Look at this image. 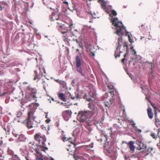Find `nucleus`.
I'll return each instance as SVG.
<instances>
[{
	"instance_id": "f257e3e1",
	"label": "nucleus",
	"mask_w": 160,
	"mask_h": 160,
	"mask_svg": "<svg viewBox=\"0 0 160 160\" xmlns=\"http://www.w3.org/2000/svg\"><path fill=\"white\" fill-rule=\"evenodd\" d=\"M86 96V95L85 94L84 98H86L88 101L90 102L88 104V107L92 111H81L78 114V118L81 122H86L88 124L89 117L93 116L97 112V109L94 104L95 101L91 98H87Z\"/></svg>"
},
{
	"instance_id": "f03ea898",
	"label": "nucleus",
	"mask_w": 160,
	"mask_h": 160,
	"mask_svg": "<svg viewBox=\"0 0 160 160\" xmlns=\"http://www.w3.org/2000/svg\"><path fill=\"white\" fill-rule=\"evenodd\" d=\"M117 47L116 50L115 51L114 56L115 58H117L118 57H119L121 54H122L123 55L124 58L122 59L121 60H125V58L126 56L127 53L124 52L123 53L121 51H120V48L121 46H123L124 48V51H127L128 50V46L126 42H123L122 38L119 37L118 39V42L117 44Z\"/></svg>"
},
{
	"instance_id": "7ed1b4c3",
	"label": "nucleus",
	"mask_w": 160,
	"mask_h": 160,
	"mask_svg": "<svg viewBox=\"0 0 160 160\" xmlns=\"http://www.w3.org/2000/svg\"><path fill=\"white\" fill-rule=\"evenodd\" d=\"M112 24L116 28V33L119 36H122L123 35V33L122 31L123 28L125 30L126 28L123 26L122 22L118 20L117 18H112L110 19Z\"/></svg>"
},
{
	"instance_id": "20e7f679",
	"label": "nucleus",
	"mask_w": 160,
	"mask_h": 160,
	"mask_svg": "<svg viewBox=\"0 0 160 160\" xmlns=\"http://www.w3.org/2000/svg\"><path fill=\"white\" fill-rule=\"evenodd\" d=\"M28 107L30 110L28 111V118L27 119V126L28 128H31L33 127L32 121L35 120L36 118L34 116V111L35 109L34 108V105L33 103L30 104Z\"/></svg>"
},
{
	"instance_id": "39448f33",
	"label": "nucleus",
	"mask_w": 160,
	"mask_h": 160,
	"mask_svg": "<svg viewBox=\"0 0 160 160\" xmlns=\"http://www.w3.org/2000/svg\"><path fill=\"white\" fill-rule=\"evenodd\" d=\"M35 138L36 140L38 142L39 146L41 147H43V148H41V150L45 152L46 150H48V148L45 147L46 146L45 142L46 140L45 137L42 136L39 133H38L35 136Z\"/></svg>"
},
{
	"instance_id": "423d86ee",
	"label": "nucleus",
	"mask_w": 160,
	"mask_h": 160,
	"mask_svg": "<svg viewBox=\"0 0 160 160\" xmlns=\"http://www.w3.org/2000/svg\"><path fill=\"white\" fill-rule=\"evenodd\" d=\"M37 63H38V65L37 66V69L34 71L35 76L34 78V80H36L37 79L41 78V76L43 75V71H44V72L45 73L44 69L43 68H41L40 67V65H39L38 63H41V65H42L43 63V61H37Z\"/></svg>"
},
{
	"instance_id": "0eeeda50",
	"label": "nucleus",
	"mask_w": 160,
	"mask_h": 160,
	"mask_svg": "<svg viewBox=\"0 0 160 160\" xmlns=\"http://www.w3.org/2000/svg\"><path fill=\"white\" fill-rule=\"evenodd\" d=\"M62 34L63 41L68 43H69L70 40L71 38L76 37L70 31L66 30V31H62Z\"/></svg>"
},
{
	"instance_id": "6e6552de",
	"label": "nucleus",
	"mask_w": 160,
	"mask_h": 160,
	"mask_svg": "<svg viewBox=\"0 0 160 160\" xmlns=\"http://www.w3.org/2000/svg\"><path fill=\"white\" fill-rule=\"evenodd\" d=\"M75 62L78 71L82 76L85 77V74L82 72V68L80 67L81 65V61H76Z\"/></svg>"
},
{
	"instance_id": "1a4fd4ad",
	"label": "nucleus",
	"mask_w": 160,
	"mask_h": 160,
	"mask_svg": "<svg viewBox=\"0 0 160 160\" xmlns=\"http://www.w3.org/2000/svg\"><path fill=\"white\" fill-rule=\"evenodd\" d=\"M72 112L70 110H68L63 112L62 116L65 120L68 121L71 117Z\"/></svg>"
},
{
	"instance_id": "9d476101",
	"label": "nucleus",
	"mask_w": 160,
	"mask_h": 160,
	"mask_svg": "<svg viewBox=\"0 0 160 160\" xmlns=\"http://www.w3.org/2000/svg\"><path fill=\"white\" fill-rule=\"evenodd\" d=\"M60 17V14H56L54 13H52L51 15L50 16V19L51 22L56 21Z\"/></svg>"
},
{
	"instance_id": "9b49d317",
	"label": "nucleus",
	"mask_w": 160,
	"mask_h": 160,
	"mask_svg": "<svg viewBox=\"0 0 160 160\" xmlns=\"http://www.w3.org/2000/svg\"><path fill=\"white\" fill-rule=\"evenodd\" d=\"M76 53L77 55L76 56V60H81L83 59V57H84V54L82 52H79L78 49H77Z\"/></svg>"
},
{
	"instance_id": "f8f14e48",
	"label": "nucleus",
	"mask_w": 160,
	"mask_h": 160,
	"mask_svg": "<svg viewBox=\"0 0 160 160\" xmlns=\"http://www.w3.org/2000/svg\"><path fill=\"white\" fill-rule=\"evenodd\" d=\"M107 94L106 93L103 96V100L104 101V103L105 105L107 107H110V105L112 104L113 100V99H110L108 100H105V98H106L107 96Z\"/></svg>"
},
{
	"instance_id": "ddd939ff",
	"label": "nucleus",
	"mask_w": 160,
	"mask_h": 160,
	"mask_svg": "<svg viewBox=\"0 0 160 160\" xmlns=\"http://www.w3.org/2000/svg\"><path fill=\"white\" fill-rule=\"evenodd\" d=\"M134 142L132 141H129L128 144V146L129 147L132 152L134 151L135 147L134 145Z\"/></svg>"
},
{
	"instance_id": "4468645a",
	"label": "nucleus",
	"mask_w": 160,
	"mask_h": 160,
	"mask_svg": "<svg viewBox=\"0 0 160 160\" xmlns=\"http://www.w3.org/2000/svg\"><path fill=\"white\" fill-rule=\"evenodd\" d=\"M26 140V138L25 136L22 134H21L19 135L17 140V142H24Z\"/></svg>"
},
{
	"instance_id": "2eb2a0df",
	"label": "nucleus",
	"mask_w": 160,
	"mask_h": 160,
	"mask_svg": "<svg viewBox=\"0 0 160 160\" xmlns=\"http://www.w3.org/2000/svg\"><path fill=\"white\" fill-rule=\"evenodd\" d=\"M147 112L149 118L150 119H152L153 118V114L151 108H148L147 109Z\"/></svg>"
},
{
	"instance_id": "dca6fc26",
	"label": "nucleus",
	"mask_w": 160,
	"mask_h": 160,
	"mask_svg": "<svg viewBox=\"0 0 160 160\" xmlns=\"http://www.w3.org/2000/svg\"><path fill=\"white\" fill-rule=\"evenodd\" d=\"M139 147L138 148V150H141L142 149H146L147 146L146 145L142 142H140V144L138 145Z\"/></svg>"
},
{
	"instance_id": "f3484780",
	"label": "nucleus",
	"mask_w": 160,
	"mask_h": 160,
	"mask_svg": "<svg viewBox=\"0 0 160 160\" xmlns=\"http://www.w3.org/2000/svg\"><path fill=\"white\" fill-rule=\"evenodd\" d=\"M132 53L134 54V59L135 60H141V58L140 56H137L136 55V52L134 50H132Z\"/></svg>"
},
{
	"instance_id": "a211bd4d",
	"label": "nucleus",
	"mask_w": 160,
	"mask_h": 160,
	"mask_svg": "<svg viewBox=\"0 0 160 160\" xmlns=\"http://www.w3.org/2000/svg\"><path fill=\"white\" fill-rule=\"evenodd\" d=\"M155 119L156 125L158 128L160 127V120L157 117V112H155Z\"/></svg>"
},
{
	"instance_id": "6ab92c4d",
	"label": "nucleus",
	"mask_w": 160,
	"mask_h": 160,
	"mask_svg": "<svg viewBox=\"0 0 160 160\" xmlns=\"http://www.w3.org/2000/svg\"><path fill=\"white\" fill-rule=\"evenodd\" d=\"M56 22L59 26L60 28L62 27V25H63V21L62 19L60 18V17H59V18L56 21Z\"/></svg>"
},
{
	"instance_id": "aec40b11",
	"label": "nucleus",
	"mask_w": 160,
	"mask_h": 160,
	"mask_svg": "<svg viewBox=\"0 0 160 160\" xmlns=\"http://www.w3.org/2000/svg\"><path fill=\"white\" fill-rule=\"evenodd\" d=\"M59 98L63 101H65L66 100L64 94L63 93H59L58 94Z\"/></svg>"
},
{
	"instance_id": "412c9836",
	"label": "nucleus",
	"mask_w": 160,
	"mask_h": 160,
	"mask_svg": "<svg viewBox=\"0 0 160 160\" xmlns=\"http://www.w3.org/2000/svg\"><path fill=\"white\" fill-rule=\"evenodd\" d=\"M59 83L60 84L61 86L63 88H64L66 86V82L60 80L59 81Z\"/></svg>"
},
{
	"instance_id": "4be33fe9",
	"label": "nucleus",
	"mask_w": 160,
	"mask_h": 160,
	"mask_svg": "<svg viewBox=\"0 0 160 160\" xmlns=\"http://www.w3.org/2000/svg\"><path fill=\"white\" fill-rule=\"evenodd\" d=\"M34 47V45L33 44H29L28 46H27V49L31 50H32Z\"/></svg>"
},
{
	"instance_id": "5701e85b",
	"label": "nucleus",
	"mask_w": 160,
	"mask_h": 160,
	"mask_svg": "<svg viewBox=\"0 0 160 160\" xmlns=\"http://www.w3.org/2000/svg\"><path fill=\"white\" fill-rule=\"evenodd\" d=\"M112 15H114V16H116L117 15V12L114 10H112V13L111 14H110L109 15V16L110 17H112Z\"/></svg>"
},
{
	"instance_id": "b1692460",
	"label": "nucleus",
	"mask_w": 160,
	"mask_h": 160,
	"mask_svg": "<svg viewBox=\"0 0 160 160\" xmlns=\"http://www.w3.org/2000/svg\"><path fill=\"white\" fill-rule=\"evenodd\" d=\"M27 89L29 91H30V93H33L34 92H33V91L34 90L32 88L31 86H29L27 88Z\"/></svg>"
},
{
	"instance_id": "393cba45",
	"label": "nucleus",
	"mask_w": 160,
	"mask_h": 160,
	"mask_svg": "<svg viewBox=\"0 0 160 160\" xmlns=\"http://www.w3.org/2000/svg\"><path fill=\"white\" fill-rule=\"evenodd\" d=\"M71 98L72 99H75V98H76L77 99L79 98V96L78 95H76V97L73 96L72 95H70Z\"/></svg>"
},
{
	"instance_id": "a878e982",
	"label": "nucleus",
	"mask_w": 160,
	"mask_h": 160,
	"mask_svg": "<svg viewBox=\"0 0 160 160\" xmlns=\"http://www.w3.org/2000/svg\"><path fill=\"white\" fill-rule=\"evenodd\" d=\"M22 112L21 111H19L17 113V117H20L22 115Z\"/></svg>"
},
{
	"instance_id": "bb28decb",
	"label": "nucleus",
	"mask_w": 160,
	"mask_h": 160,
	"mask_svg": "<svg viewBox=\"0 0 160 160\" xmlns=\"http://www.w3.org/2000/svg\"><path fill=\"white\" fill-rule=\"evenodd\" d=\"M151 136L153 138L156 139L157 138V135H155V134L153 133H151Z\"/></svg>"
},
{
	"instance_id": "cd10ccee",
	"label": "nucleus",
	"mask_w": 160,
	"mask_h": 160,
	"mask_svg": "<svg viewBox=\"0 0 160 160\" xmlns=\"http://www.w3.org/2000/svg\"><path fill=\"white\" fill-rule=\"evenodd\" d=\"M153 149L152 147H148L147 149V151L150 152Z\"/></svg>"
},
{
	"instance_id": "c85d7f7f",
	"label": "nucleus",
	"mask_w": 160,
	"mask_h": 160,
	"mask_svg": "<svg viewBox=\"0 0 160 160\" xmlns=\"http://www.w3.org/2000/svg\"><path fill=\"white\" fill-rule=\"evenodd\" d=\"M109 93L112 96V98L114 96V93L113 91L110 90L109 92Z\"/></svg>"
},
{
	"instance_id": "c756f323",
	"label": "nucleus",
	"mask_w": 160,
	"mask_h": 160,
	"mask_svg": "<svg viewBox=\"0 0 160 160\" xmlns=\"http://www.w3.org/2000/svg\"><path fill=\"white\" fill-rule=\"evenodd\" d=\"M4 129L5 130V131L6 132V133L7 134H9L10 133V131L8 129V130L7 129L5 128H4Z\"/></svg>"
},
{
	"instance_id": "7c9ffc66",
	"label": "nucleus",
	"mask_w": 160,
	"mask_h": 160,
	"mask_svg": "<svg viewBox=\"0 0 160 160\" xmlns=\"http://www.w3.org/2000/svg\"><path fill=\"white\" fill-rule=\"evenodd\" d=\"M151 105L152 106V107L154 108V109L155 111V113L156 112V111L157 110V108H156V107H155L154 104L151 103Z\"/></svg>"
},
{
	"instance_id": "2f4dec72",
	"label": "nucleus",
	"mask_w": 160,
	"mask_h": 160,
	"mask_svg": "<svg viewBox=\"0 0 160 160\" xmlns=\"http://www.w3.org/2000/svg\"><path fill=\"white\" fill-rule=\"evenodd\" d=\"M90 56L92 58H93L95 56V53L92 52H91L89 53Z\"/></svg>"
},
{
	"instance_id": "473e14b6",
	"label": "nucleus",
	"mask_w": 160,
	"mask_h": 160,
	"mask_svg": "<svg viewBox=\"0 0 160 160\" xmlns=\"http://www.w3.org/2000/svg\"><path fill=\"white\" fill-rule=\"evenodd\" d=\"M69 49L67 48H66V51L65 52L66 54H67V55H68L69 54Z\"/></svg>"
},
{
	"instance_id": "72a5a7b5",
	"label": "nucleus",
	"mask_w": 160,
	"mask_h": 160,
	"mask_svg": "<svg viewBox=\"0 0 160 160\" xmlns=\"http://www.w3.org/2000/svg\"><path fill=\"white\" fill-rule=\"evenodd\" d=\"M78 44V46L80 48H83V47L82 45V43L81 42H80Z\"/></svg>"
},
{
	"instance_id": "f704fd0d",
	"label": "nucleus",
	"mask_w": 160,
	"mask_h": 160,
	"mask_svg": "<svg viewBox=\"0 0 160 160\" xmlns=\"http://www.w3.org/2000/svg\"><path fill=\"white\" fill-rule=\"evenodd\" d=\"M128 38L129 42L131 43H132V42H133L132 41V40L131 39L130 37V36L129 35H128Z\"/></svg>"
},
{
	"instance_id": "c9c22d12",
	"label": "nucleus",
	"mask_w": 160,
	"mask_h": 160,
	"mask_svg": "<svg viewBox=\"0 0 160 160\" xmlns=\"http://www.w3.org/2000/svg\"><path fill=\"white\" fill-rule=\"evenodd\" d=\"M25 158L26 160H31L28 155L26 156H25Z\"/></svg>"
},
{
	"instance_id": "e433bc0d",
	"label": "nucleus",
	"mask_w": 160,
	"mask_h": 160,
	"mask_svg": "<svg viewBox=\"0 0 160 160\" xmlns=\"http://www.w3.org/2000/svg\"><path fill=\"white\" fill-rule=\"evenodd\" d=\"M101 6H102V8L103 9H105L106 8L105 6L104 3H102Z\"/></svg>"
},
{
	"instance_id": "4c0bfd02",
	"label": "nucleus",
	"mask_w": 160,
	"mask_h": 160,
	"mask_svg": "<svg viewBox=\"0 0 160 160\" xmlns=\"http://www.w3.org/2000/svg\"><path fill=\"white\" fill-rule=\"evenodd\" d=\"M36 160H44L42 158H40L38 157L36 158Z\"/></svg>"
},
{
	"instance_id": "58836bf2",
	"label": "nucleus",
	"mask_w": 160,
	"mask_h": 160,
	"mask_svg": "<svg viewBox=\"0 0 160 160\" xmlns=\"http://www.w3.org/2000/svg\"><path fill=\"white\" fill-rule=\"evenodd\" d=\"M72 40L73 41H75L78 44L80 42H78V40L77 39H72Z\"/></svg>"
},
{
	"instance_id": "ea45409f",
	"label": "nucleus",
	"mask_w": 160,
	"mask_h": 160,
	"mask_svg": "<svg viewBox=\"0 0 160 160\" xmlns=\"http://www.w3.org/2000/svg\"><path fill=\"white\" fill-rule=\"evenodd\" d=\"M12 133H13V136H14L15 137H17V136H18V134L15 133L14 132H13Z\"/></svg>"
},
{
	"instance_id": "a19ab883",
	"label": "nucleus",
	"mask_w": 160,
	"mask_h": 160,
	"mask_svg": "<svg viewBox=\"0 0 160 160\" xmlns=\"http://www.w3.org/2000/svg\"><path fill=\"white\" fill-rule=\"evenodd\" d=\"M66 0H62L63 1V2L67 5H68V3L66 1Z\"/></svg>"
},
{
	"instance_id": "79ce46f5",
	"label": "nucleus",
	"mask_w": 160,
	"mask_h": 160,
	"mask_svg": "<svg viewBox=\"0 0 160 160\" xmlns=\"http://www.w3.org/2000/svg\"><path fill=\"white\" fill-rule=\"evenodd\" d=\"M50 119H49V118H48L46 120V122L47 123H49L50 121Z\"/></svg>"
},
{
	"instance_id": "37998d69",
	"label": "nucleus",
	"mask_w": 160,
	"mask_h": 160,
	"mask_svg": "<svg viewBox=\"0 0 160 160\" xmlns=\"http://www.w3.org/2000/svg\"><path fill=\"white\" fill-rule=\"evenodd\" d=\"M132 122H133V123L132 124V126H133V127H136V126H135V123L133 121H132Z\"/></svg>"
},
{
	"instance_id": "c03bdc74",
	"label": "nucleus",
	"mask_w": 160,
	"mask_h": 160,
	"mask_svg": "<svg viewBox=\"0 0 160 160\" xmlns=\"http://www.w3.org/2000/svg\"><path fill=\"white\" fill-rule=\"evenodd\" d=\"M135 128H136L137 129V130L139 132H141V130L140 129H138L137 128V127L136 126L135 127Z\"/></svg>"
},
{
	"instance_id": "a18cd8bd",
	"label": "nucleus",
	"mask_w": 160,
	"mask_h": 160,
	"mask_svg": "<svg viewBox=\"0 0 160 160\" xmlns=\"http://www.w3.org/2000/svg\"><path fill=\"white\" fill-rule=\"evenodd\" d=\"M66 137H63L62 138V139L63 142H65V140L66 141Z\"/></svg>"
},
{
	"instance_id": "49530a36",
	"label": "nucleus",
	"mask_w": 160,
	"mask_h": 160,
	"mask_svg": "<svg viewBox=\"0 0 160 160\" xmlns=\"http://www.w3.org/2000/svg\"><path fill=\"white\" fill-rule=\"evenodd\" d=\"M36 151L37 153H39V149H36Z\"/></svg>"
},
{
	"instance_id": "de8ad7c7",
	"label": "nucleus",
	"mask_w": 160,
	"mask_h": 160,
	"mask_svg": "<svg viewBox=\"0 0 160 160\" xmlns=\"http://www.w3.org/2000/svg\"><path fill=\"white\" fill-rule=\"evenodd\" d=\"M89 157H88L87 158H84L83 160H88L89 159Z\"/></svg>"
},
{
	"instance_id": "09e8293b",
	"label": "nucleus",
	"mask_w": 160,
	"mask_h": 160,
	"mask_svg": "<svg viewBox=\"0 0 160 160\" xmlns=\"http://www.w3.org/2000/svg\"><path fill=\"white\" fill-rule=\"evenodd\" d=\"M6 92H4L3 93H2V94L1 95V96H4L6 94Z\"/></svg>"
},
{
	"instance_id": "8fccbe9b",
	"label": "nucleus",
	"mask_w": 160,
	"mask_h": 160,
	"mask_svg": "<svg viewBox=\"0 0 160 160\" xmlns=\"http://www.w3.org/2000/svg\"><path fill=\"white\" fill-rule=\"evenodd\" d=\"M73 24H70L69 25V27H69V28H71V27H72L73 26Z\"/></svg>"
},
{
	"instance_id": "3c124183",
	"label": "nucleus",
	"mask_w": 160,
	"mask_h": 160,
	"mask_svg": "<svg viewBox=\"0 0 160 160\" xmlns=\"http://www.w3.org/2000/svg\"><path fill=\"white\" fill-rule=\"evenodd\" d=\"M61 104H63V106H67V105H66V104L65 103H63V102H62Z\"/></svg>"
},
{
	"instance_id": "603ef678",
	"label": "nucleus",
	"mask_w": 160,
	"mask_h": 160,
	"mask_svg": "<svg viewBox=\"0 0 160 160\" xmlns=\"http://www.w3.org/2000/svg\"><path fill=\"white\" fill-rule=\"evenodd\" d=\"M55 80V81H56L57 82H58V83H59V81H60V80H58V79Z\"/></svg>"
},
{
	"instance_id": "864d4df0",
	"label": "nucleus",
	"mask_w": 160,
	"mask_h": 160,
	"mask_svg": "<svg viewBox=\"0 0 160 160\" xmlns=\"http://www.w3.org/2000/svg\"><path fill=\"white\" fill-rule=\"evenodd\" d=\"M74 158L76 160H78V158L76 157L75 156H74Z\"/></svg>"
},
{
	"instance_id": "5fc2aeb1",
	"label": "nucleus",
	"mask_w": 160,
	"mask_h": 160,
	"mask_svg": "<svg viewBox=\"0 0 160 160\" xmlns=\"http://www.w3.org/2000/svg\"><path fill=\"white\" fill-rule=\"evenodd\" d=\"M29 22L31 24H32V21H29Z\"/></svg>"
},
{
	"instance_id": "6e6d98bb",
	"label": "nucleus",
	"mask_w": 160,
	"mask_h": 160,
	"mask_svg": "<svg viewBox=\"0 0 160 160\" xmlns=\"http://www.w3.org/2000/svg\"><path fill=\"white\" fill-rule=\"evenodd\" d=\"M146 99L149 101V99L147 97H146Z\"/></svg>"
},
{
	"instance_id": "4d7b16f0",
	"label": "nucleus",
	"mask_w": 160,
	"mask_h": 160,
	"mask_svg": "<svg viewBox=\"0 0 160 160\" xmlns=\"http://www.w3.org/2000/svg\"><path fill=\"white\" fill-rule=\"evenodd\" d=\"M48 114L47 113L46 115V118H48Z\"/></svg>"
},
{
	"instance_id": "13d9d810",
	"label": "nucleus",
	"mask_w": 160,
	"mask_h": 160,
	"mask_svg": "<svg viewBox=\"0 0 160 160\" xmlns=\"http://www.w3.org/2000/svg\"><path fill=\"white\" fill-rule=\"evenodd\" d=\"M87 49V51H90V49H89V48H88Z\"/></svg>"
},
{
	"instance_id": "bf43d9fd",
	"label": "nucleus",
	"mask_w": 160,
	"mask_h": 160,
	"mask_svg": "<svg viewBox=\"0 0 160 160\" xmlns=\"http://www.w3.org/2000/svg\"><path fill=\"white\" fill-rule=\"evenodd\" d=\"M142 4V2H141L139 3V6H140L141 4Z\"/></svg>"
},
{
	"instance_id": "052dcab7",
	"label": "nucleus",
	"mask_w": 160,
	"mask_h": 160,
	"mask_svg": "<svg viewBox=\"0 0 160 160\" xmlns=\"http://www.w3.org/2000/svg\"><path fill=\"white\" fill-rule=\"evenodd\" d=\"M122 61L123 63H124V60Z\"/></svg>"
},
{
	"instance_id": "680f3d73",
	"label": "nucleus",
	"mask_w": 160,
	"mask_h": 160,
	"mask_svg": "<svg viewBox=\"0 0 160 160\" xmlns=\"http://www.w3.org/2000/svg\"><path fill=\"white\" fill-rule=\"evenodd\" d=\"M50 160H54L53 158H51Z\"/></svg>"
},
{
	"instance_id": "e2e57ef3",
	"label": "nucleus",
	"mask_w": 160,
	"mask_h": 160,
	"mask_svg": "<svg viewBox=\"0 0 160 160\" xmlns=\"http://www.w3.org/2000/svg\"><path fill=\"white\" fill-rule=\"evenodd\" d=\"M158 132L160 131V129H158Z\"/></svg>"
},
{
	"instance_id": "0e129e2a",
	"label": "nucleus",
	"mask_w": 160,
	"mask_h": 160,
	"mask_svg": "<svg viewBox=\"0 0 160 160\" xmlns=\"http://www.w3.org/2000/svg\"><path fill=\"white\" fill-rule=\"evenodd\" d=\"M141 88L142 90H143V88H142V86H141Z\"/></svg>"
},
{
	"instance_id": "69168bd1",
	"label": "nucleus",
	"mask_w": 160,
	"mask_h": 160,
	"mask_svg": "<svg viewBox=\"0 0 160 160\" xmlns=\"http://www.w3.org/2000/svg\"><path fill=\"white\" fill-rule=\"evenodd\" d=\"M33 96V97L34 98H36L35 96V95H32Z\"/></svg>"
},
{
	"instance_id": "338daca9",
	"label": "nucleus",
	"mask_w": 160,
	"mask_h": 160,
	"mask_svg": "<svg viewBox=\"0 0 160 160\" xmlns=\"http://www.w3.org/2000/svg\"><path fill=\"white\" fill-rule=\"evenodd\" d=\"M133 48V47H132L131 48V49H132Z\"/></svg>"
},
{
	"instance_id": "774afa93",
	"label": "nucleus",
	"mask_w": 160,
	"mask_h": 160,
	"mask_svg": "<svg viewBox=\"0 0 160 160\" xmlns=\"http://www.w3.org/2000/svg\"><path fill=\"white\" fill-rule=\"evenodd\" d=\"M148 154H149V153H147V154H146V155H147Z\"/></svg>"
}]
</instances>
